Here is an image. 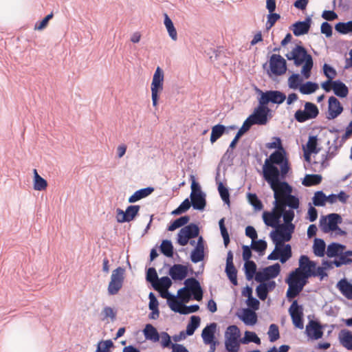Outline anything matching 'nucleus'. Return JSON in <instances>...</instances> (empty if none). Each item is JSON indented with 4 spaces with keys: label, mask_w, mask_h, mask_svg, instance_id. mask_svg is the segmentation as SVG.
I'll return each instance as SVG.
<instances>
[{
    "label": "nucleus",
    "mask_w": 352,
    "mask_h": 352,
    "mask_svg": "<svg viewBox=\"0 0 352 352\" xmlns=\"http://www.w3.org/2000/svg\"><path fill=\"white\" fill-rule=\"evenodd\" d=\"M318 88V85L317 83L309 81L302 85L299 89L302 94H311L315 92Z\"/></svg>",
    "instance_id": "nucleus-49"
},
{
    "label": "nucleus",
    "mask_w": 352,
    "mask_h": 352,
    "mask_svg": "<svg viewBox=\"0 0 352 352\" xmlns=\"http://www.w3.org/2000/svg\"><path fill=\"white\" fill-rule=\"evenodd\" d=\"M316 267V263L311 261L306 255H302L299 258V267L302 274L307 276L308 278L311 276H316V272L314 270Z\"/></svg>",
    "instance_id": "nucleus-16"
},
{
    "label": "nucleus",
    "mask_w": 352,
    "mask_h": 352,
    "mask_svg": "<svg viewBox=\"0 0 352 352\" xmlns=\"http://www.w3.org/2000/svg\"><path fill=\"white\" fill-rule=\"evenodd\" d=\"M289 313L292 319L293 324L297 328L303 329V308L302 305L298 304L297 300L293 301L289 309Z\"/></svg>",
    "instance_id": "nucleus-15"
},
{
    "label": "nucleus",
    "mask_w": 352,
    "mask_h": 352,
    "mask_svg": "<svg viewBox=\"0 0 352 352\" xmlns=\"http://www.w3.org/2000/svg\"><path fill=\"white\" fill-rule=\"evenodd\" d=\"M191 189L190 203L192 208L195 210H204L206 205L205 193L201 191L199 185L195 182L192 184Z\"/></svg>",
    "instance_id": "nucleus-8"
},
{
    "label": "nucleus",
    "mask_w": 352,
    "mask_h": 352,
    "mask_svg": "<svg viewBox=\"0 0 352 352\" xmlns=\"http://www.w3.org/2000/svg\"><path fill=\"white\" fill-rule=\"evenodd\" d=\"M154 191V188L147 187L135 191L129 198V203H135L143 198L146 197Z\"/></svg>",
    "instance_id": "nucleus-27"
},
{
    "label": "nucleus",
    "mask_w": 352,
    "mask_h": 352,
    "mask_svg": "<svg viewBox=\"0 0 352 352\" xmlns=\"http://www.w3.org/2000/svg\"><path fill=\"white\" fill-rule=\"evenodd\" d=\"M260 94V100L266 106L269 102L273 104H280L286 99V96L284 93L277 90H270L266 91H262L260 89L257 91Z\"/></svg>",
    "instance_id": "nucleus-9"
},
{
    "label": "nucleus",
    "mask_w": 352,
    "mask_h": 352,
    "mask_svg": "<svg viewBox=\"0 0 352 352\" xmlns=\"http://www.w3.org/2000/svg\"><path fill=\"white\" fill-rule=\"evenodd\" d=\"M345 248L346 247L344 245L337 243H332L327 246V255L329 258L335 256L338 257L340 254L342 253V251H344Z\"/></svg>",
    "instance_id": "nucleus-31"
},
{
    "label": "nucleus",
    "mask_w": 352,
    "mask_h": 352,
    "mask_svg": "<svg viewBox=\"0 0 352 352\" xmlns=\"http://www.w3.org/2000/svg\"><path fill=\"white\" fill-rule=\"evenodd\" d=\"M336 287L341 294L349 300H352V284L348 282L345 278L339 280Z\"/></svg>",
    "instance_id": "nucleus-24"
},
{
    "label": "nucleus",
    "mask_w": 352,
    "mask_h": 352,
    "mask_svg": "<svg viewBox=\"0 0 352 352\" xmlns=\"http://www.w3.org/2000/svg\"><path fill=\"white\" fill-rule=\"evenodd\" d=\"M190 221L189 216H182L177 219H175L168 228V230L173 231L177 228H179L186 223Z\"/></svg>",
    "instance_id": "nucleus-45"
},
{
    "label": "nucleus",
    "mask_w": 352,
    "mask_h": 352,
    "mask_svg": "<svg viewBox=\"0 0 352 352\" xmlns=\"http://www.w3.org/2000/svg\"><path fill=\"white\" fill-rule=\"evenodd\" d=\"M325 243L321 239H315L313 245V251L316 256L322 257L325 253Z\"/></svg>",
    "instance_id": "nucleus-35"
},
{
    "label": "nucleus",
    "mask_w": 352,
    "mask_h": 352,
    "mask_svg": "<svg viewBox=\"0 0 352 352\" xmlns=\"http://www.w3.org/2000/svg\"><path fill=\"white\" fill-rule=\"evenodd\" d=\"M285 56L289 60H294V65L298 67L302 65L311 56L307 53L303 46L296 45L290 52L285 54Z\"/></svg>",
    "instance_id": "nucleus-12"
},
{
    "label": "nucleus",
    "mask_w": 352,
    "mask_h": 352,
    "mask_svg": "<svg viewBox=\"0 0 352 352\" xmlns=\"http://www.w3.org/2000/svg\"><path fill=\"white\" fill-rule=\"evenodd\" d=\"M144 335L146 340H151L154 342L160 340V335L157 329L151 324L146 325L144 329Z\"/></svg>",
    "instance_id": "nucleus-30"
},
{
    "label": "nucleus",
    "mask_w": 352,
    "mask_h": 352,
    "mask_svg": "<svg viewBox=\"0 0 352 352\" xmlns=\"http://www.w3.org/2000/svg\"><path fill=\"white\" fill-rule=\"evenodd\" d=\"M323 71L325 76L330 80L334 78L336 76V69L328 64H324L323 65Z\"/></svg>",
    "instance_id": "nucleus-64"
},
{
    "label": "nucleus",
    "mask_w": 352,
    "mask_h": 352,
    "mask_svg": "<svg viewBox=\"0 0 352 352\" xmlns=\"http://www.w3.org/2000/svg\"><path fill=\"white\" fill-rule=\"evenodd\" d=\"M332 89L335 95L340 98H345L349 94L346 85L340 80H334L331 82Z\"/></svg>",
    "instance_id": "nucleus-26"
},
{
    "label": "nucleus",
    "mask_w": 352,
    "mask_h": 352,
    "mask_svg": "<svg viewBox=\"0 0 352 352\" xmlns=\"http://www.w3.org/2000/svg\"><path fill=\"white\" fill-rule=\"evenodd\" d=\"M164 72L157 67L153 76L151 82V98L153 105L155 107L158 100V93L163 90Z\"/></svg>",
    "instance_id": "nucleus-7"
},
{
    "label": "nucleus",
    "mask_w": 352,
    "mask_h": 352,
    "mask_svg": "<svg viewBox=\"0 0 352 352\" xmlns=\"http://www.w3.org/2000/svg\"><path fill=\"white\" fill-rule=\"evenodd\" d=\"M191 203L188 198H186L182 203L174 210L171 214L173 215H179L186 212L190 207Z\"/></svg>",
    "instance_id": "nucleus-55"
},
{
    "label": "nucleus",
    "mask_w": 352,
    "mask_h": 352,
    "mask_svg": "<svg viewBox=\"0 0 352 352\" xmlns=\"http://www.w3.org/2000/svg\"><path fill=\"white\" fill-rule=\"evenodd\" d=\"M204 258V242L200 236L197 242V245L190 254V260L192 263H197Z\"/></svg>",
    "instance_id": "nucleus-21"
},
{
    "label": "nucleus",
    "mask_w": 352,
    "mask_h": 352,
    "mask_svg": "<svg viewBox=\"0 0 352 352\" xmlns=\"http://www.w3.org/2000/svg\"><path fill=\"white\" fill-rule=\"evenodd\" d=\"M317 136H310L307 144V152L309 153H317L318 150L317 149Z\"/></svg>",
    "instance_id": "nucleus-61"
},
{
    "label": "nucleus",
    "mask_w": 352,
    "mask_h": 352,
    "mask_svg": "<svg viewBox=\"0 0 352 352\" xmlns=\"http://www.w3.org/2000/svg\"><path fill=\"white\" fill-rule=\"evenodd\" d=\"M319 113L317 106L309 102L305 104L304 110H298L294 114L295 119L299 122H304L308 120L316 118Z\"/></svg>",
    "instance_id": "nucleus-10"
},
{
    "label": "nucleus",
    "mask_w": 352,
    "mask_h": 352,
    "mask_svg": "<svg viewBox=\"0 0 352 352\" xmlns=\"http://www.w3.org/2000/svg\"><path fill=\"white\" fill-rule=\"evenodd\" d=\"M242 344H248L249 342H254L257 344H261V340L254 332L245 331V336L241 340Z\"/></svg>",
    "instance_id": "nucleus-50"
},
{
    "label": "nucleus",
    "mask_w": 352,
    "mask_h": 352,
    "mask_svg": "<svg viewBox=\"0 0 352 352\" xmlns=\"http://www.w3.org/2000/svg\"><path fill=\"white\" fill-rule=\"evenodd\" d=\"M264 271L265 272V274L269 278V279L274 278L280 273V265L278 263H275L272 265L268 266L264 268Z\"/></svg>",
    "instance_id": "nucleus-47"
},
{
    "label": "nucleus",
    "mask_w": 352,
    "mask_h": 352,
    "mask_svg": "<svg viewBox=\"0 0 352 352\" xmlns=\"http://www.w3.org/2000/svg\"><path fill=\"white\" fill-rule=\"evenodd\" d=\"M125 270L118 267L112 271L110 282L107 287L108 294L111 296L117 294L122 289L124 280Z\"/></svg>",
    "instance_id": "nucleus-5"
},
{
    "label": "nucleus",
    "mask_w": 352,
    "mask_h": 352,
    "mask_svg": "<svg viewBox=\"0 0 352 352\" xmlns=\"http://www.w3.org/2000/svg\"><path fill=\"white\" fill-rule=\"evenodd\" d=\"M313 58L312 56H309L307 60L304 62V65L301 69V74L305 78H309L311 75V70L313 67Z\"/></svg>",
    "instance_id": "nucleus-53"
},
{
    "label": "nucleus",
    "mask_w": 352,
    "mask_h": 352,
    "mask_svg": "<svg viewBox=\"0 0 352 352\" xmlns=\"http://www.w3.org/2000/svg\"><path fill=\"white\" fill-rule=\"evenodd\" d=\"M339 340L341 344L348 350H352V333L346 329H343L339 334Z\"/></svg>",
    "instance_id": "nucleus-29"
},
{
    "label": "nucleus",
    "mask_w": 352,
    "mask_h": 352,
    "mask_svg": "<svg viewBox=\"0 0 352 352\" xmlns=\"http://www.w3.org/2000/svg\"><path fill=\"white\" fill-rule=\"evenodd\" d=\"M289 170L286 151L284 148L273 152L265 161L263 166V177L272 190L280 187V179L284 178Z\"/></svg>",
    "instance_id": "nucleus-1"
},
{
    "label": "nucleus",
    "mask_w": 352,
    "mask_h": 352,
    "mask_svg": "<svg viewBox=\"0 0 352 352\" xmlns=\"http://www.w3.org/2000/svg\"><path fill=\"white\" fill-rule=\"evenodd\" d=\"M327 201L325 194L322 191H317L313 197V204L316 206H323Z\"/></svg>",
    "instance_id": "nucleus-52"
},
{
    "label": "nucleus",
    "mask_w": 352,
    "mask_h": 352,
    "mask_svg": "<svg viewBox=\"0 0 352 352\" xmlns=\"http://www.w3.org/2000/svg\"><path fill=\"white\" fill-rule=\"evenodd\" d=\"M270 67L272 74L280 76L287 70L286 60L278 54H272L270 59Z\"/></svg>",
    "instance_id": "nucleus-14"
},
{
    "label": "nucleus",
    "mask_w": 352,
    "mask_h": 352,
    "mask_svg": "<svg viewBox=\"0 0 352 352\" xmlns=\"http://www.w3.org/2000/svg\"><path fill=\"white\" fill-rule=\"evenodd\" d=\"M156 284H157V290L160 287L167 290L172 285V281L168 276H163L158 278Z\"/></svg>",
    "instance_id": "nucleus-62"
},
{
    "label": "nucleus",
    "mask_w": 352,
    "mask_h": 352,
    "mask_svg": "<svg viewBox=\"0 0 352 352\" xmlns=\"http://www.w3.org/2000/svg\"><path fill=\"white\" fill-rule=\"evenodd\" d=\"M217 324L215 322H212L208 324L201 332V338L203 339V342L205 344H213V343H219L218 341L215 340V332L217 329Z\"/></svg>",
    "instance_id": "nucleus-19"
},
{
    "label": "nucleus",
    "mask_w": 352,
    "mask_h": 352,
    "mask_svg": "<svg viewBox=\"0 0 352 352\" xmlns=\"http://www.w3.org/2000/svg\"><path fill=\"white\" fill-rule=\"evenodd\" d=\"M306 331L308 336L317 340L322 336V331L320 325L316 322H310L309 325L307 326Z\"/></svg>",
    "instance_id": "nucleus-28"
},
{
    "label": "nucleus",
    "mask_w": 352,
    "mask_h": 352,
    "mask_svg": "<svg viewBox=\"0 0 352 352\" xmlns=\"http://www.w3.org/2000/svg\"><path fill=\"white\" fill-rule=\"evenodd\" d=\"M187 274L188 268L183 265L175 264L169 270V275L174 280H182L187 276Z\"/></svg>",
    "instance_id": "nucleus-22"
},
{
    "label": "nucleus",
    "mask_w": 352,
    "mask_h": 352,
    "mask_svg": "<svg viewBox=\"0 0 352 352\" xmlns=\"http://www.w3.org/2000/svg\"><path fill=\"white\" fill-rule=\"evenodd\" d=\"M140 209V206L138 205L129 206L124 212V214H123L122 221H127V222H130L133 220L138 215Z\"/></svg>",
    "instance_id": "nucleus-32"
},
{
    "label": "nucleus",
    "mask_w": 352,
    "mask_h": 352,
    "mask_svg": "<svg viewBox=\"0 0 352 352\" xmlns=\"http://www.w3.org/2000/svg\"><path fill=\"white\" fill-rule=\"evenodd\" d=\"M267 246V242L262 239L258 241L254 240L252 241V248L254 251L260 252L261 254H263V253L265 252Z\"/></svg>",
    "instance_id": "nucleus-56"
},
{
    "label": "nucleus",
    "mask_w": 352,
    "mask_h": 352,
    "mask_svg": "<svg viewBox=\"0 0 352 352\" xmlns=\"http://www.w3.org/2000/svg\"><path fill=\"white\" fill-rule=\"evenodd\" d=\"M146 280L152 284V286L155 290H157V284H156L158 276L157 272L154 267H150L146 272Z\"/></svg>",
    "instance_id": "nucleus-48"
},
{
    "label": "nucleus",
    "mask_w": 352,
    "mask_h": 352,
    "mask_svg": "<svg viewBox=\"0 0 352 352\" xmlns=\"http://www.w3.org/2000/svg\"><path fill=\"white\" fill-rule=\"evenodd\" d=\"M280 210H276V205L272 212H264L263 214V219L264 223L272 228H276L280 224Z\"/></svg>",
    "instance_id": "nucleus-18"
},
{
    "label": "nucleus",
    "mask_w": 352,
    "mask_h": 352,
    "mask_svg": "<svg viewBox=\"0 0 352 352\" xmlns=\"http://www.w3.org/2000/svg\"><path fill=\"white\" fill-rule=\"evenodd\" d=\"M248 198L250 204L256 209L261 210L263 208V204L261 201L258 198L256 194L248 193Z\"/></svg>",
    "instance_id": "nucleus-58"
},
{
    "label": "nucleus",
    "mask_w": 352,
    "mask_h": 352,
    "mask_svg": "<svg viewBox=\"0 0 352 352\" xmlns=\"http://www.w3.org/2000/svg\"><path fill=\"white\" fill-rule=\"evenodd\" d=\"M160 251L167 257H172L173 255V246L170 241L164 240L160 245Z\"/></svg>",
    "instance_id": "nucleus-46"
},
{
    "label": "nucleus",
    "mask_w": 352,
    "mask_h": 352,
    "mask_svg": "<svg viewBox=\"0 0 352 352\" xmlns=\"http://www.w3.org/2000/svg\"><path fill=\"white\" fill-rule=\"evenodd\" d=\"M164 23L166 26V28L168 31L169 36L173 40L176 41L177 39V34L176 29L174 27L173 23L169 16L165 14H164Z\"/></svg>",
    "instance_id": "nucleus-37"
},
{
    "label": "nucleus",
    "mask_w": 352,
    "mask_h": 352,
    "mask_svg": "<svg viewBox=\"0 0 352 352\" xmlns=\"http://www.w3.org/2000/svg\"><path fill=\"white\" fill-rule=\"evenodd\" d=\"M225 271H226L228 278H229L230 282L234 285H238L237 270H236L234 265H226Z\"/></svg>",
    "instance_id": "nucleus-44"
},
{
    "label": "nucleus",
    "mask_w": 352,
    "mask_h": 352,
    "mask_svg": "<svg viewBox=\"0 0 352 352\" xmlns=\"http://www.w3.org/2000/svg\"><path fill=\"white\" fill-rule=\"evenodd\" d=\"M322 181V176L320 175L313 174L307 175L302 180V184L305 186H311L319 184Z\"/></svg>",
    "instance_id": "nucleus-41"
},
{
    "label": "nucleus",
    "mask_w": 352,
    "mask_h": 352,
    "mask_svg": "<svg viewBox=\"0 0 352 352\" xmlns=\"http://www.w3.org/2000/svg\"><path fill=\"white\" fill-rule=\"evenodd\" d=\"M185 287L181 288L177 292V296L184 302H188L190 294L186 293V289H188L192 292L194 296V298L196 300H201L203 297V291L201 287L199 282L195 278H187L185 282Z\"/></svg>",
    "instance_id": "nucleus-3"
},
{
    "label": "nucleus",
    "mask_w": 352,
    "mask_h": 352,
    "mask_svg": "<svg viewBox=\"0 0 352 352\" xmlns=\"http://www.w3.org/2000/svg\"><path fill=\"white\" fill-rule=\"evenodd\" d=\"M328 103V113L327 118L328 120L335 119L342 113L343 107L340 101L334 96L329 98Z\"/></svg>",
    "instance_id": "nucleus-17"
},
{
    "label": "nucleus",
    "mask_w": 352,
    "mask_h": 352,
    "mask_svg": "<svg viewBox=\"0 0 352 352\" xmlns=\"http://www.w3.org/2000/svg\"><path fill=\"white\" fill-rule=\"evenodd\" d=\"M201 318L198 316H192L189 323L187 324L186 334L192 336L195 330L199 327Z\"/></svg>",
    "instance_id": "nucleus-34"
},
{
    "label": "nucleus",
    "mask_w": 352,
    "mask_h": 352,
    "mask_svg": "<svg viewBox=\"0 0 352 352\" xmlns=\"http://www.w3.org/2000/svg\"><path fill=\"white\" fill-rule=\"evenodd\" d=\"M226 131V126L222 124H217L212 128L210 135L211 143L215 142L219 138L222 136Z\"/></svg>",
    "instance_id": "nucleus-39"
},
{
    "label": "nucleus",
    "mask_w": 352,
    "mask_h": 352,
    "mask_svg": "<svg viewBox=\"0 0 352 352\" xmlns=\"http://www.w3.org/2000/svg\"><path fill=\"white\" fill-rule=\"evenodd\" d=\"M280 184V187L272 190L275 199L274 205H276V210H280L283 224L291 225L295 216L294 210L299 208V199L292 195V188L287 182Z\"/></svg>",
    "instance_id": "nucleus-2"
},
{
    "label": "nucleus",
    "mask_w": 352,
    "mask_h": 352,
    "mask_svg": "<svg viewBox=\"0 0 352 352\" xmlns=\"http://www.w3.org/2000/svg\"><path fill=\"white\" fill-rule=\"evenodd\" d=\"M302 82L298 74H293L288 79V85L291 89H297Z\"/></svg>",
    "instance_id": "nucleus-59"
},
{
    "label": "nucleus",
    "mask_w": 352,
    "mask_h": 352,
    "mask_svg": "<svg viewBox=\"0 0 352 352\" xmlns=\"http://www.w3.org/2000/svg\"><path fill=\"white\" fill-rule=\"evenodd\" d=\"M270 111L268 107L258 100V107L254 109L253 113L248 118L253 125H265L268 122L267 116Z\"/></svg>",
    "instance_id": "nucleus-6"
},
{
    "label": "nucleus",
    "mask_w": 352,
    "mask_h": 352,
    "mask_svg": "<svg viewBox=\"0 0 352 352\" xmlns=\"http://www.w3.org/2000/svg\"><path fill=\"white\" fill-rule=\"evenodd\" d=\"M240 337V330L236 325H230L227 328L225 333V340L228 338H234L239 340Z\"/></svg>",
    "instance_id": "nucleus-51"
},
{
    "label": "nucleus",
    "mask_w": 352,
    "mask_h": 352,
    "mask_svg": "<svg viewBox=\"0 0 352 352\" xmlns=\"http://www.w3.org/2000/svg\"><path fill=\"white\" fill-rule=\"evenodd\" d=\"M241 320L246 324L253 325L257 321L256 313L249 309H245Z\"/></svg>",
    "instance_id": "nucleus-36"
},
{
    "label": "nucleus",
    "mask_w": 352,
    "mask_h": 352,
    "mask_svg": "<svg viewBox=\"0 0 352 352\" xmlns=\"http://www.w3.org/2000/svg\"><path fill=\"white\" fill-rule=\"evenodd\" d=\"M47 186V181L38 174L36 169H34V189L42 191L45 190Z\"/></svg>",
    "instance_id": "nucleus-33"
},
{
    "label": "nucleus",
    "mask_w": 352,
    "mask_h": 352,
    "mask_svg": "<svg viewBox=\"0 0 352 352\" xmlns=\"http://www.w3.org/2000/svg\"><path fill=\"white\" fill-rule=\"evenodd\" d=\"M245 277L248 280H251L256 272V265L252 261L245 262L244 264Z\"/></svg>",
    "instance_id": "nucleus-40"
},
{
    "label": "nucleus",
    "mask_w": 352,
    "mask_h": 352,
    "mask_svg": "<svg viewBox=\"0 0 352 352\" xmlns=\"http://www.w3.org/2000/svg\"><path fill=\"white\" fill-rule=\"evenodd\" d=\"M218 190L221 198L223 202L228 206L230 205V194L227 188H226L222 183H219Z\"/></svg>",
    "instance_id": "nucleus-60"
},
{
    "label": "nucleus",
    "mask_w": 352,
    "mask_h": 352,
    "mask_svg": "<svg viewBox=\"0 0 352 352\" xmlns=\"http://www.w3.org/2000/svg\"><path fill=\"white\" fill-rule=\"evenodd\" d=\"M182 228L186 232L187 235L189 236L190 239L197 237L199 235V227L195 223H190Z\"/></svg>",
    "instance_id": "nucleus-54"
},
{
    "label": "nucleus",
    "mask_w": 352,
    "mask_h": 352,
    "mask_svg": "<svg viewBox=\"0 0 352 352\" xmlns=\"http://www.w3.org/2000/svg\"><path fill=\"white\" fill-rule=\"evenodd\" d=\"M300 272L301 270L300 269H296L289 274V277L285 280L288 285L303 289L307 283L309 278Z\"/></svg>",
    "instance_id": "nucleus-13"
},
{
    "label": "nucleus",
    "mask_w": 352,
    "mask_h": 352,
    "mask_svg": "<svg viewBox=\"0 0 352 352\" xmlns=\"http://www.w3.org/2000/svg\"><path fill=\"white\" fill-rule=\"evenodd\" d=\"M183 300L181 301L178 300L177 299V296H175V298L173 299H168L167 303L170 308V309L176 313H179L180 314H182V310H183Z\"/></svg>",
    "instance_id": "nucleus-43"
},
{
    "label": "nucleus",
    "mask_w": 352,
    "mask_h": 352,
    "mask_svg": "<svg viewBox=\"0 0 352 352\" xmlns=\"http://www.w3.org/2000/svg\"><path fill=\"white\" fill-rule=\"evenodd\" d=\"M177 243L182 246L187 245L190 239L189 236L187 235L186 232L183 228H182L177 234Z\"/></svg>",
    "instance_id": "nucleus-63"
},
{
    "label": "nucleus",
    "mask_w": 352,
    "mask_h": 352,
    "mask_svg": "<svg viewBox=\"0 0 352 352\" xmlns=\"http://www.w3.org/2000/svg\"><path fill=\"white\" fill-rule=\"evenodd\" d=\"M270 341L274 342L280 338L278 327L275 324H270L268 331Z\"/></svg>",
    "instance_id": "nucleus-57"
},
{
    "label": "nucleus",
    "mask_w": 352,
    "mask_h": 352,
    "mask_svg": "<svg viewBox=\"0 0 352 352\" xmlns=\"http://www.w3.org/2000/svg\"><path fill=\"white\" fill-rule=\"evenodd\" d=\"M270 232V236L274 243H284L289 241L295 230L294 224H280Z\"/></svg>",
    "instance_id": "nucleus-4"
},
{
    "label": "nucleus",
    "mask_w": 352,
    "mask_h": 352,
    "mask_svg": "<svg viewBox=\"0 0 352 352\" xmlns=\"http://www.w3.org/2000/svg\"><path fill=\"white\" fill-rule=\"evenodd\" d=\"M342 221L341 216L336 213H331L327 217H322L320 219V227L324 233L336 231L339 229L338 224Z\"/></svg>",
    "instance_id": "nucleus-11"
},
{
    "label": "nucleus",
    "mask_w": 352,
    "mask_h": 352,
    "mask_svg": "<svg viewBox=\"0 0 352 352\" xmlns=\"http://www.w3.org/2000/svg\"><path fill=\"white\" fill-rule=\"evenodd\" d=\"M276 245L278 255H280V261L282 263H286L292 256V247L289 244L274 243Z\"/></svg>",
    "instance_id": "nucleus-23"
},
{
    "label": "nucleus",
    "mask_w": 352,
    "mask_h": 352,
    "mask_svg": "<svg viewBox=\"0 0 352 352\" xmlns=\"http://www.w3.org/2000/svg\"><path fill=\"white\" fill-rule=\"evenodd\" d=\"M352 263V251L348 250L342 252L338 257H336L332 262L337 267H341L343 265H349Z\"/></svg>",
    "instance_id": "nucleus-25"
},
{
    "label": "nucleus",
    "mask_w": 352,
    "mask_h": 352,
    "mask_svg": "<svg viewBox=\"0 0 352 352\" xmlns=\"http://www.w3.org/2000/svg\"><path fill=\"white\" fill-rule=\"evenodd\" d=\"M240 342L234 338L225 340V347L228 352H238L240 347Z\"/></svg>",
    "instance_id": "nucleus-42"
},
{
    "label": "nucleus",
    "mask_w": 352,
    "mask_h": 352,
    "mask_svg": "<svg viewBox=\"0 0 352 352\" xmlns=\"http://www.w3.org/2000/svg\"><path fill=\"white\" fill-rule=\"evenodd\" d=\"M335 30L342 34H352V21L338 23L335 25Z\"/></svg>",
    "instance_id": "nucleus-38"
},
{
    "label": "nucleus",
    "mask_w": 352,
    "mask_h": 352,
    "mask_svg": "<svg viewBox=\"0 0 352 352\" xmlns=\"http://www.w3.org/2000/svg\"><path fill=\"white\" fill-rule=\"evenodd\" d=\"M311 23V19L308 16L303 21H298L292 25V31L295 36L304 35L309 31Z\"/></svg>",
    "instance_id": "nucleus-20"
}]
</instances>
